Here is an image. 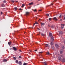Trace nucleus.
Instances as JSON below:
<instances>
[{
    "instance_id": "nucleus-21",
    "label": "nucleus",
    "mask_w": 65,
    "mask_h": 65,
    "mask_svg": "<svg viewBox=\"0 0 65 65\" xmlns=\"http://www.w3.org/2000/svg\"><path fill=\"white\" fill-rule=\"evenodd\" d=\"M46 54H47V55H50V53H49V52H48L46 53Z\"/></svg>"
},
{
    "instance_id": "nucleus-9",
    "label": "nucleus",
    "mask_w": 65,
    "mask_h": 65,
    "mask_svg": "<svg viewBox=\"0 0 65 65\" xmlns=\"http://www.w3.org/2000/svg\"><path fill=\"white\" fill-rule=\"evenodd\" d=\"M53 19L54 20H55V21H58V19H57L56 17H54Z\"/></svg>"
},
{
    "instance_id": "nucleus-40",
    "label": "nucleus",
    "mask_w": 65,
    "mask_h": 65,
    "mask_svg": "<svg viewBox=\"0 0 65 65\" xmlns=\"http://www.w3.org/2000/svg\"><path fill=\"white\" fill-rule=\"evenodd\" d=\"M40 53V54H42V52H39Z\"/></svg>"
},
{
    "instance_id": "nucleus-23",
    "label": "nucleus",
    "mask_w": 65,
    "mask_h": 65,
    "mask_svg": "<svg viewBox=\"0 0 65 65\" xmlns=\"http://www.w3.org/2000/svg\"><path fill=\"white\" fill-rule=\"evenodd\" d=\"M4 4H2V7H4Z\"/></svg>"
},
{
    "instance_id": "nucleus-54",
    "label": "nucleus",
    "mask_w": 65,
    "mask_h": 65,
    "mask_svg": "<svg viewBox=\"0 0 65 65\" xmlns=\"http://www.w3.org/2000/svg\"><path fill=\"white\" fill-rule=\"evenodd\" d=\"M25 33H26V32H24V34H25Z\"/></svg>"
},
{
    "instance_id": "nucleus-31",
    "label": "nucleus",
    "mask_w": 65,
    "mask_h": 65,
    "mask_svg": "<svg viewBox=\"0 0 65 65\" xmlns=\"http://www.w3.org/2000/svg\"><path fill=\"white\" fill-rule=\"evenodd\" d=\"M33 11H34L35 12L36 11V9H35L34 10H33Z\"/></svg>"
},
{
    "instance_id": "nucleus-12",
    "label": "nucleus",
    "mask_w": 65,
    "mask_h": 65,
    "mask_svg": "<svg viewBox=\"0 0 65 65\" xmlns=\"http://www.w3.org/2000/svg\"><path fill=\"white\" fill-rule=\"evenodd\" d=\"M55 46L56 48H58L59 47V45H58V44H56L55 45Z\"/></svg>"
},
{
    "instance_id": "nucleus-50",
    "label": "nucleus",
    "mask_w": 65,
    "mask_h": 65,
    "mask_svg": "<svg viewBox=\"0 0 65 65\" xmlns=\"http://www.w3.org/2000/svg\"><path fill=\"white\" fill-rule=\"evenodd\" d=\"M19 52H21V50H19Z\"/></svg>"
},
{
    "instance_id": "nucleus-60",
    "label": "nucleus",
    "mask_w": 65,
    "mask_h": 65,
    "mask_svg": "<svg viewBox=\"0 0 65 65\" xmlns=\"http://www.w3.org/2000/svg\"><path fill=\"white\" fill-rule=\"evenodd\" d=\"M0 42H1V41H0Z\"/></svg>"
},
{
    "instance_id": "nucleus-16",
    "label": "nucleus",
    "mask_w": 65,
    "mask_h": 65,
    "mask_svg": "<svg viewBox=\"0 0 65 65\" xmlns=\"http://www.w3.org/2000/svg\"><path fill=\"white\" fill-rule=\"evenodd\" d=\"M14 9L15 10H17V9H18V8H17V7H14Z\"/></svg>"
},
{
    "instance_id": "nucleus-56",
    "label": "nucleus",
    "mask_w": 65,
    "mask_h": 65,
    "mask_svg": "<svg viewBox=\"0 0 65 65\" xmlns=\"http://www.w3.org/2000/svg\"><path fill=\"white\" fill-rule=\"evenodd\" d=\"M29 54H30V52H29Z\"/></svg>"
},
{
    "instance_id": "nucleus-58",
    "label": "nucleus",
    "mask_w": 65,
    "mask_h": 65,
    "mask_svg": "<svg viewBox=\"0 0 65 65\" xmlns=\"http://www.w3.org/2000/svg\"><path fill=\"white\" fill-rule=\"evenodd\" d=\"M39 34H38V35H39Z\"/></svg>"
},
{
    "instance_id": "nucleus-44",
    "label": "nucleus",
    "mask_w": 65,
    "mask_h": 65,
    "mask_svg": "<svg viewBox=\"0 0 65 65\" xmlns=\"http://www.w3.org/2000/svg\"><path fill=\"white\" fill-rule=\"evenodd\" d=\"M37 51V50H35V52H36Z\"/></svg>"
},
{
    "instance_id": "nucleus-45",
    "label": "nucleus",
    "mask_w": 65,
    "mask_h": 65,
    "mask_svg": "<svg viewBox=\"0 0 65 65\" xmlns=\"http://www.w3.org/2000/svg\"><path fill=\"white\" fill-rule=\"evenodd\" d=\"M29 52H32V51L30 50H29Z\"/></svg>"
},
{
    "instance_id": "nucleus-30",
    "label": "nucleus",
    "mask_w": 65,
    "mask_h": 65,
    "mask_svg": "<svg viewBox=\"0 0 65 65\" xmlns=\"http://www.w3.org/2000/svg\"><path fill=\"white\" fill-rule=\"evenodd\" d=\"M25 6V5L24 4H23L22 5V7H24Z\"/></svg>"
},
{
    "instance_id": "nucleus-59",
    "label": "nucleus",
    "mask_w": 65,
    "mask_h": 65,
    "mask_svg": "<svg viewBox=\"0 0 65 65\" xmlns=\"http://www.w3.org/2000/svg\"><path fill=\"white\" fill-rule=\"evenodd\" d=\"M33 35V34H32V35Z\"/></svg>"
},
{
    "instance_id": "nucleus-39",
    "label": "nucleus",
    "mask_w": 65,
    "mask_h": 65,
    "mask_svg": "<svg viewBox=\"0 0 65 65\" xmlns=\"http://www.w3.org/2000/svg\"><path fill=\"white\" fill-rule=\"evenodd\" d=\"M19 58H22V57L21 56H19Z\"/></svg>"
},
{
    "instance_id": "nucleus-49",
    "label": "nucleus",
    "mask_w": 65,
    "mask_h": 65,
    "mask_svg": "<svg viewBox=\"0 0 65 65\" xmlns=\"http://www.w3.org/2000/svg\"><path fill=\"white\" fill-rule=\"evenodd\" d=\"M39 21H40H40H41V20H40V19L39 20Z\"/></svg>"
},
{
    "instance_id": "nucleus-4",
    "label": "nucleus",
    "mask_w": 65,
    "mask_h": 65,
    "mask_svg": "<svg viewBox=\"0 0 65 65\" xmlns=\"http://www.w3.org/2000/svg\"><path fill=\"white\" fill-rule=\"evenodd\" d=\"M30 14V13L28 12H26V14L27 15H29Z\"/></svg>"
},
{
    "instance_id": "nucleus-32",
    "label": "nucleus",
    "mask_w": 65,
    "mask_h": 65,
    "mask_svg": "<svg viewBox=\"0 0 65 65\" xmlns=\"http://www.w3.org/2000/svg\"><path fill=\"white\" fill-rule=\"evenodd\" d=\"M16 63H18V60H17L16 61Z\"/></svg>"
},
{
    "instance_id": "nucleus-29",
    "label": "nucleus",
    "mask_w": 65,
    "mask_h": 65,
    "mask_svg": "<svg viewBox=\"0 0 65 65\" xmlns=\"http://www.w3.org/2000/svg\"><path fill=\"white\" fill-rule=\"evenodd\" d=\"M57 2V0H54V1H53V2Z\"/></svg>"
},
{
    "instance_id": "nucleus-48",
    "label": "nucleus",
    "mask_w": 65,
    "mask_h": 65,
    "mask_svg": "<svg viewBox=\"0 0 65 65\" xmlns=\"http://www.w3.org/2000/svg\"><path fill=\"white\" fill-rule=\"evenodd\" d=\"M62 19H61L60 20V21H62Z\"/></svg>"
},
{
    "instance_id": "nucleus-24",
    "label": "nucleus",
    "mask_w": 65,
    "mask_h": 65,
    "mask_svg": "<svg viewBox=\"0 0 65 65\" xmlns=\"http://www.w3.org/2000/svg\"><path fill=\"white\" fill-rule=\"evenodd\" d=\"M11 2H13V3H14V1L13 0H11Z\"/></svg>"
},
{
    "instance_id": "nucleus-41",
    "label": "nucleus",
    "mask_w": 65,
    "mask_h": 65,
    "mask_svg": "<svg viewBox=\"0 0 65 65\" xmlns=\"http://www.w3.org/2000/svg\"><path fill=\"white\" fill-rule=\"evenodd\" d=\"M1 14H3V13L2 12H1Z\"/></svg>"
},
{
    "instance_id": "nucleus-1",
    "label": "nucleus",
    "mask_w": 65,
    "mask_h": 65,
    "mask_svg": "<svg viewBox=\"0 0 65 65\" xmlns=\"http://www.w3.org/2000/svg\"><path fill=\"white\" fill-rule=\"evenodd\" d=\"M61 29H63L64 28V26H65V24H61Z\"/></svg>"
},
{
    "instance_id": "nucleus-53",
    "label": "nucleus",
    "mask_w": 65,
    "mask_h": 65,
    "mask_svg": "<svg viewBox=\"0 0 65 65\" xmlns=\"http://www.w3.org/2000/svg\"><path fill=\"white\" fill-rule=\"evenodd\" d=\"M36 43H38L37 42H36Z\"/></svg>"
},
{
    "instance_id": "nucleus-19",
    "label": "nucleus",
    "mask_w": 65,
    "mask_h": 65,
    "mask_svg": "<svg viewBox=\"0 0 65 65\" xmlns=\"http://www.w3.org/2000/svg\"><path fill=\"white\" fill-rule=\"evenodd\" d=\"M33 4V2H31L30 3H29V5H32Z\"/></svg>"
},
{
    "instance_id": "nucleus-35",
    "label": "nucleus",
    "mask_w": 65,
    "mask_h": 65,
    "mask_svg": "<svg viewBox=\"0 0 65 65\" xmlns=\"http://www.w3.org/2000/svg\"><path fill=\"white\" fill-rule=\"evenodd\" d=\"M61 16H62V14H61L60 15L59 17V18H61Z\"/></svg>"
},
{
    "instance_id": "nucleus-37",
    "label": "nucleus",
    "mask_w": 65,
    "mask_h": 65,
    "mask_svg": "<svg viewBox=\"0 0 65 65\" xmlns=\"http://www.w3.org/2000/svg\"><path fill=\"white\" fill-rule=\"evenodd\" d=\"M42 36H44V34H41Z\"/></svg>"
},
{
    "instance_id": "nucleus-8",
    "label": "nucleus",
    "mask_w": 65,
    "mask_h": 65,
    "mask_svg": "<svg viewBox=\"0 0 65 65\" xmlns=\"http://www.w3.org/2000/svg\"><path fill=\"white\" fill-rule=\"evenodd\" d=\"M59 34H63V32H62V31H59Z\"/></svg>"
},
{
    "instance_id": "nucleus-13",
    "label": "nucleus",
    "mask_w": 65,
    "mask_h": 65,
    "mask_svg": "<svg viewBox=\"0 0 65 65\" xmlns=\"http://www.w3.org/2000/svg\"><path fill=\"white\" fill-rule=\"evenodd\" d=\"M58 59L59 60H60V61L61 60V57H58Z\"/></svg>"
},
{
    "instance_id": "nucleus-20",
    "label": "nucleus",
    "mask_w": 65,
    "mask_h": 65,
    "mask_svg": "<svg viewBox=\"0 0 65 65\" xmlns=\"http://www.w3.org/2000/svg\"><path fill=\"white\" fill-rule=\"evenodd\" d=\"M35 24H38V23L37 22H36L35 23H34V25H35Z\"/></svg>"
},
{
    "instance_id": "nucleus-5",
    "label": "nucleus",
    "mask_w": 65,
    "mask_h": 65,
    "mask_svg": "<svg viewBox=\"0 0 65 65\" xmlns=\"http://www.w3.org/2000/svg\"><path fill=\"white\" fill-rule=\"evenodd\" d=\"M54 40V38L53 37H52L51 39V41H53Z\"/></svg>"
},
{
    "instance_id": "nucleus-6",
    "label": "nucleus",
    "mask_w": 65,
    "mask_h": 65,
    "mask_svg": "<svg viewBox=\"0 0 65 65\" xmlns=\"http://www.w3.org/2000/svg\"><path fill=\"white\" fill-rule=\"evenodd\" d=\"M13 49H14V51H17V48H15V47H13Z\"/></svg>"
},
{
    "instance_id": "nucleus-17",
    "label": "nucleus",
    "mask_w": 65,
    "mask_h": 65,
    "mask_svg": "<svg viewBox=\"0 0 65 65\" xmlns=\"http://www.w3.org/2000/svg\"><path fill=\"white\" fill-rule=\"evenodd\" d=\"M52 34L50 32L49 33V36H50V37H51V36H52Z\"/></svg>"
},
{
    "instance_id": "nucleus-33",
    "label": "nucleus",
    "mask_w": 65,
    "mask_h": 65,
    "mask_svg": "<svg viewBox=\"0 0 65 65\" xmlns=\"http://www.w3.org/2000/svg\"><path fill=\"white\" fill-rule=\"evenodd\" d=\"M49 21H51V18H50L49 19Z\"/></svg>"
},
{
    "instance_id": "nucleus-61",
    "label": "nucleus",
    "mask_w": 65,
    "mask_h": 65,
    "mask_svg": "<svg viewBox=\"0 0 65 65\" xmlns=\"http://www.w3.org/2000/svg\"><path fill=\"white\" fill-rule=\"evenodd\" d=\"M50 5V6L51 5Z\"/></svg>"
},
{
    "instance_id": "nucleus-14",
    "label": "nucleus",
    "mask_w": 65,
    "mask_h": 65,
    "mask_svg": "<svg viewBox=\"0 0 65 65\" xmlns=\"http://www.w3.org/2000/svg\"><path fill=\"white\" fill-rule=\"evenodd\" d=\"M49 45L47 44H45V46L46 47H47V46H48Z\"/></svg>"
},
{
    "instance_id": "nucleus-11",
    "label": "nucleus",
    "mask_w": 65,
    "mask_h": 65,
    "mask_svg": "<svg viewBox=\"0 0 65 65\" xmlns=\"http://www.w3.org/2000/svg\"><path fill=\"white\" fill-rule=\"evenodd\" d=\"M19 65H22V63L21 61H20L19 62Z\"/></svg>"
},
{
    "instance_id": "nucleus-26",
    "label": "nucleus",
    "mask_w": 65,
    "mask_h": 65,
    "mask_svg": "<svg viewBox=\"0 0 65 65\" xmlns=\"http://www.w3.org/2000/svg\"><path fill=\"white\" fill-rule=\"evenodd\" d=\"M44 25V23H41V26H43Z\"/></svg>"
},
{
    "instance_id": "nucleus-57",
    "label": "nucleus",
    "mask_w": 65,
    "mask_h": 65,
    "mask_svg": "<svg viewBox=\"0 0 65 65\" xmlns=\"http://www.w3.org/2000/svg\"><path fill=\"white\" fill-rule=\"evenodd\" d=\"M39 34H40V33H39Z\"/></svg>"
},
{
    "instance_id": "nucleus-43",
    "label": "nucleus",
    "mask_w": 65,
    "mask_h": 65,
    "mask_svg": "<svg viewBox=\"0 0 65 65\" xmlns=\"http://www.w3.org/2000/svg\"><path fill=\"white\" fill-rule=\"evenodd\" d=\"M39 11H41V10H39Z\"/></svg>"
},
{
    "instance_id": "nucleus-47",
    "label": "nucleus",
    "mask_w": 65,
    "mask_h": 65,
    "mask_svg": "<svg viewBox=\"0 0 65 65\" xmlns=\"http://www.w3.org/2000/svg\"><path fill=\"white\" fill-rule=\"evenodd\" d=\"M39 4H38L37 5H39Z\"/></svg>"
},
{
    "instance_id": "nucleus-28",
    "label": "nucleus",
    "mask_w": 65,
    "mask_h": 65,
    "mask_svg": "<svg viewBox=\"0 0 65 65\" xmlns=\"http://www.w3.org/2000/svg\"><path fill=\"white\" fill-rule=\"evenodd\" d=\"M46 15H47L48 17H49V15L48 14H46Z\"/></svg>"
},
{
    "instance_id": "nucleus-2",
    "label": "nucleus",
    "mask_w": 65,
    "mask_h": 65,
    "mask_svg": "<svg viewBox=\"0 0 65 65\" xmlns=\"http://www.w3.org/2000/svg\"><path fill=\"white\" fill-rule=\"evenodd\" d=\"M62 62L63 63L65 62V57H63L62 58Z\"/></svg>"
},
{
    "instance_id": "nucleus-38",
    "label": "nucleus",
    "mask_w": 65,
    "mask_h": 65,
    "mask_svg": "<svg viewBox=\"0 0 65 65\" xmlns=\"http://www.w3.org/2000/svg\"><path fill=\"white\" fill-rule=\"evenodd\" d=\"M13 59L14 60H16V58L15 57H13Z\"/></svg>"
},
{
    "instance_id": "nucleus-51",
    "label": "nucleus",
    "mask_w": 65,
    "mask_h": 65,
    "mask_svg": "<svg viewBox=\"0 0 65 65\" xmlns=\"http://www.w3.org/2000/svg\"><path fill=\"white\" fill-rule=\"evenodd\" d=\"M38 29L39 30H40V29H39V28H38Z\"/></svg>"
},
{
    "instance_id": "nucleus-27",
    "label": "nucleus",
    "mask_w": 65,
    "mask_h": 65,
    "mask_svg": "<svg viewBox=\"0 0 65 65\" xmlns=\"http://www.w3.org/2000/svg\"><path fill=\"white\" fill-rule=\"evenodd\" d=\"M3 2L4 3H6V1L4 0L3 1Z\"/></svg>"
},
{
    "instance_id": "nucleus-34",
    "label": "nucleus",
    "mask_w": 65,
    "mask_h": 65,
    "mask_svg": "<svg viewBox=\"0 0 65 65\" xmlns=\"http://www.w3.org/2000/svg\"><path fill=\"white\" fill-rule=\"evenodd\" d=\"M53 4H54L53 3H52L51 4V5H53Z\"/></svg>"
},
{
    "instance_id": "nucleus-10",
    "label": "nucleus",
    "mask_w": 65,
    "mask_h": 65,
    "mask_svg": "<svg viewBox=\"0 0 65 65\" xmlns=\"http://www.w3.org/2000/svg\"><path fill=\"white\" fill-rule=\"evenodd\" d=\"M3 62H7V60L6 59H4L3 60Z\"/></svg>"
},
{
    "instance_id": "nucleus-25",
    "label": "nucleus",
    "mask_w": 65,
    "mask_h": 65,
    "mask_svg": "<svg viewBox=\"0 0 65 65\" xmlns=\"http://www.w3.org/2000/svg\"><path fill=\"white\" fill-rule=\"evenodd\" d=\"M62 48H65V46H62Z\"/></svg>"
},
{
    "instance_id": "nucleus-42",
    "label": "nucleus",
    "mask_w": 65,
    "mask_h": 65,
    "mask_svg": "<svg viewBox=\"0 0 65 65\" xmlns=\"http://www.w3.org/2000/svg\"><path fill=\"white\" fill-rule=\"evenodd\" d=\"M64 43H65V40H64L63 41Z\"/></svg>"
},
{
    "instance_id": "nucleus-18",
    "label": "nucleus",
    "mask_w": 65,
    "mask_h": 65,
    "mask_svg": "<svg viewBox=\"0 0 65 65\" xmlns=\"http://www.w3.org/2000/svg\"><path fill=\"white\" fill-rule=\"evenodd\" d=\"M63 50H62H62H61V51L60 52V54H62V53H63Z\"/></svg>"
},
{
    "instance_id": "nucleus-7",
    "label": "nucleus",
    "mask_w": 65,
    "mask_h": 65,
    "mask_svg": "<svg viewBox=\"0 0 65 65\" xmlns=\"http://www.w3.org/2000/svg\"><path fill=\"white\" fill-rule=\"evenodd\" d=\"M43 63L44 65H47V62H43Z\"/></svg>"
},
{
    "instance_id": "nucleus-46",
    "label": "nucleus",
    "mask_w": 65,
    "mask_h": 65,
    "mask_svg": "<svg viewBox=\"0 0 65 65\" xmlns=\"http://www.w3.org/2000/svg\"><path fill=\"white\" fill-rule=\"evenodd\" d=\"M22 10V9L21 8L19 9L20 10Z\"/></svg>"
},
{
    "instance_id": "nucleus-3",
    "label": "nucleus",
    "mask_w": 65,
    "mask_h": 65,
    "mask_svg": "<svg viewBox=\"0 0 65 65\" xmlns=\"http://www.w3.org/2000/svg\"><path fill=\"white\" fill-rule=\"evenodd\" d=\"M50 43H51V45L52 46L54 45V42H53V41H51Z\"/></svg>"
},
{
    "instance_id": "nucleus-36",
    "label": "nucleus",
    "mask_w": 65,
    "mask_h": 65,
    "mask_svg": "<svg viewBox=\"0 0 65 65\" xmlns=\"http://www.w3.org/2000/svg\"><path fill=\"white\" fill-rule=\"evenodd\" d=\"M51 28H54V27L53 26H51Z\"/></svg>"
},
{
    "instance_id": "nucleus-22",
    "label": "nucleus",
    "mask_w": 65,
    "mask_h": 65,
    "mask_svg": "<svg viewBox=\"0 0 65 65\" xmlns=\"http://www.w3.org/2000/svg\"><path fill=\"white\" fill-rule=\"evenodd\" d=\"M51 48L52 49V50H54L55 48L54 47V46H52L51 47Z\"/></svg>"
},
{
    "instance_id": "nucleus-52",
    "label": "nucleus",
    "mask_w": 65,
    "mask_h": 65,
    "mask_svg": "<svg viewBox=\"0 0 65 65\" xmlns=\"http://www.w3.org/2000/svg\"><path fill=\"white\" fill-rule=\"evenodd\" d=\"M40 0H38V1H40Z\"/></svg>"
},
{
    "instance_id": "nucleus-55",
    "label": "nucleus",
    "mask_w": 65,
    "mask_h": 65,
    "mask_svg": "<svg viewBox=\"0 0 65 65\" xmlns=\"http://www.w3.org/2000/svg\"><path fill=\"white\" fill-rule=\"evenodd\" d=\"M61 57H62V56H60Z\"/></svg>"
},
{
    "instance_id": "nucleus-15",
    "label": "nucleus",
    "mask_w": 65,
    "mask_h": 65,
    "mask_svg": "<svg viewBox=\"0 0 65 65\" xmlns=\"http://www.w3.org/2000/svg\"><path fill=\"white\" fill-rule=\"evenodd\" d=\"M8 43L9 45H10L11 44V42H8Z\"/></svg>"
}]
</instances>
